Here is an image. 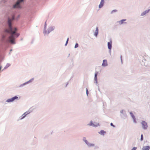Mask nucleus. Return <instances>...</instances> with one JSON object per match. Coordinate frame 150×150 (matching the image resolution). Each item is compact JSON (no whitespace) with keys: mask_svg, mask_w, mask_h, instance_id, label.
<instances>
[{"mask_svg":"<svg viewBox=\"0 0 150 150\" xmlns=\"http://www.w3.org/2000/svg\"><path fill=\"white\" fill-rule=\"evenodd\" d=\"M15 18V16H13L11 18H8V19L7 28L2 35V40L4 42H8L11 44H14L16 43L15 37H17L19 36V34L16 33V28H13L12 26V22Z\"/></svg>","mask_w":150,"mask_h":150,"instance_id":"nucleus-1","label":"nucleus"},{"mask_svg":"<svg viewBox=\"0 0 150 150\" xmlns=\"http://www.w3.org/2000/svg\"><path fill=\"white\" fill-rule=\"evenodd\" d=\"M24 1V0H17L16 2L13 5V8H21L22 7L21 4L23 3Z\"/></svg>","mask_w":150,"mask_h":150,"instance_id":"nucleus-2","label":"nucleus"},{"mask_svg":"<svg viewBox=\"0 0 150 150\" xmlns=\"http://www.w3.org/2000/svg\"><path fill=\"white\" fill-rule=\"evenodd\" d=\"M141 125L142 129L144 130H146L148 126L147 123L145 121L142 120L141 122Z\"/></svg>","mask_w":150,"mask_h":150,"instance_id":"nucleus-3","label":"nucleus"},{"mask_svg":"<svg viewBox=\"0 0 150 150\" xmlns=\"http://www.w3.org/2000/svg\"><path fill=\"white\" fill-rule=\"evenodd\" d=\"M120 112L121 113L120 116L121 117L124 119H125L127 117V115L125 111L124 110H121L120 111Z\"/></svg>","mask_w":150,"mask_h":150,"instance_id":"nucleus-4","label":"nucleus"},{"mask_svg":"<svg viewBox=\"0 0 150 150\" xmlns=\"http://www.w3.org/2000/svg\"><path fill=\"white\" fill-rule=\"evenodd\" d=\"M34 80V78H32L31 79H30L29 80L27 81V82H25V83L20 85L19 86V87H22L23 86L27 85V84L31 83Z\"/></svg>","mask_w":150,"mask_h":150,"instance_id":"nucleus-5","label":"nucleus"},{"mask_svg":"<svg viewBox=\"0 0 150 150\" xmlns=\"http://www.w3.org/2000/svg\"><path fill=\"white\" fill-rule=\"evenodd\" d=\"M55 28L54 26H51L49 27L47 29V33H44L45 35H48L50 32L53 30Z\"/></svg>","mask_w":150,"mask_h":150,"instance_id":"nucleus-6","label":"nucleus"},{"mask_svg":"<svg viewBox=\"0 0 150 150\" xmlns=\"http://www.w3.org/2000/svg\"><path fill=\"white\" fill-rule=\"evenodd\" d=\"M126 21V19H122L120 21H118L117 22L119 25H121L123 24H126L127 23L125 21Z\"/></svg>","mask_w":150,"mask_h":150,"instance_id":"nucleus-7","label":"nucleus"},{"mask_svg":"<svg viewBox=\"0 0 150 150\" xmlns=\"http://www.w3.org/2000/svg\"><path fill=\"white\" fill-rule=\"evenodd\" d=\"M108 49L109 50V53L110 54L111 53V50L112 47V41L110 40V42L108 43Z\"/></svg>","mask_w":150,"mask_h":150,"instance_id":"nucleus-8","label":"nucleus"},{"mask_svg":"<svg viewBox=\"0 0 150 150\" xmlns=\"http://www.w3.org/2000/svg\"><path fill=\"white\" fill-rule=\"evenodd\" d=\"M130 116L133 119V122L135 124L137 123V121L135 116L133 114L132 112H130L129 113Z\"/></svg>","mask_w":150,"mask_h":150,"instance_id":"nucleus-9","label":"nucleus"},{"mask_svg":"<svg viewBox=\"0 0 150 150\" xmlns=\"http://www.w3.org/2000/svg\"><path fill=\"white\" fill-rule=\"evenodd\" d=\"M99 29L98 28L97 26L96 28V30L95 32H94V35L96 37H97L98 34Z\"/></svg>","mask_w":150,"mask_h":150,"instance_id":"nucleus-10","label":"nucleus"},{"mask_svg":"<svg viewBox=\"0 0 150 150\" xmlns=\"http://www.w3.org/2000/svg\"><path fill=\"white\" fill-rule=\"evenodd\" d=\"M150 11V9H148L145 10L143 12H142L141 14V16H145L146 14L148 13Z\"/></svg>","mask_w":150,"mask_h":150,"instance_id":"nucleus-11","label":"nucleus"},{"mask_svg":"<svg viewBox=\"0 0 150 150\" xmlns=\"http://www.w3.org/2000/svg\"><path fill=\"white\" fill-rule=\"evenodd\" d=\"M86 144L88 147H92L95 146V145L94 144L89 142L88 141Z\"/></svg>","mask_w":150,"mask_h":150,"instance_id":"nucleus-12","label":"nucleus"},{"mask_svg":"<svg viewBox=\"0 0 150 150\" xmlns=\"http://www.w3.org/2000/svg\"><path fill=\"white\" fill-rule=\"evenodd\" d=\"M108 65L107 61L106 59L103 60V62L102 64V66L103 67H107Z\"/></svg>","mask_w":150,"mask_h":150,"instance_id":"nucleus-13","label":"nucleus"},{"mask_svg":"<svg viewBox=\"0 0 150 150\" xmlns=\"http://www.w3.org/2000/svg\"><path fill=\"white\" fill-rule=\"evenodd\" d=\"M105 1L104 0H101L100 4L99 5V8H102L104 5Z\"/></svg>","mask_w":150,"mask_h":150,"instance_id":"nucleus-14","label":"nucleus"},{"mask_svg":"<svg viewBox=\"0 0 150 150\" xmlns=\"http://www.w3.org/2000/svg\"><path fill=\"white\" fill-rule=\"evenodd\" d=\"M150 147L149 146H144L142 148V150H149Z\"/></svg>","mask_w":150,"mask_h":150,"instance_id":"nucleus-15","label":"nucleus"},{"mask_svg":"<svg viewBox=\"0 0 150 150\" xmlns=\"http://www.w3.org/2000/svg\"><path fill=\"white\" fill-rule=\"evenodd\" d=\"M106 133V132L103 130H101L100 132H98V133L101 135H104Z\"/></svg>","mask_w":150,"mask_h":150,"instance_id":"nucleus-16","label":"nucleus"},{"mask_svg":"<svg viewBox=\"0 0 150 150\" xmlns=\"http://www.w3.org/2000/svg\"><path fill=\"white\" fill-rule=\"evenodd\" d=\"M26 116L23 114L21 117H19V120H21L24 119Z\"/></svg>","mask_w":150,"mask_h":150,"instance_id":"nucleus-17","label":"nucleus"},{"mask_svg":"<svg viewBox=\"0 0 150 150\" xmlns=\"http://www.w3.org/2000/svg\"><path fill=\"white\" fill-rule=\"evenodd\" d=\"M99 126V123H98L97 122H94L93 123V127H96Z\"/></svg>","mask_w":150,"mask_h":150,"instance_id":"nucleus-18","label":"nucleus"},{"mask_svg":"<svg viewBox=\"0 0 150 150\" xmlns=\"http://www.w3.org/2000/svg\"><path fill=\"white\" fill-rule=\"evenodd\" d=\"M46 22H45V26L44 27V31H43L44 33H47V30H46Z\"/></svg>","mask_w":150,"mask_h":150,"instance_id":"nucleus-19","label":"nucleus"},{"mask_svg":"<svg viewBox=\"0 0 150 150\" xmlns=\"http://www.w3.org/2000/svg\"><path fill=\"white\" fill-rule=\"evenodd\" d=\"M10 65V64H9L8 63L6 64V66L4 67V69L2 70V71H3L4 69H5L9 67Z\"/></svg>","mask_w":150,"mask_h":150,"instance_id":"nucleus-20","label":"nucleus"},{"mask_svg":"<svg viewBox=\"0 0 150 150\" xmlns=\"http://www.w3.org/2000/svg\"><path fill=\"white\" fill-rule=\"evenodd\" d=\"M18 97L16 96H15L12 98V100L13 102L15 100H18Z\"/></svg>","mask_w":150,"mask_h":150,"instance_id":"nucleus-21","label":"nucleus"},{"mask_svg":"<svg viewBox=\"0 0 150 150\" xmlns=\"http://www.w3.org/2000/svg\"><path fill=\"white\" fill-rule=\"evenodd\" d=\"M83 141L86 144L88 141L86 139V137H83Z\"/></svg>","mask_w":150,"mask_h":150,"instance_id":"nucleus-22","label":"nucleus"},{"mask_svg":"<svg viewBox=\"0 0 150 150\" xmlns=\"http://www.w3.org/2000/svg\"><path fill=\"white\" fill-rule=\"evenodd\" d=\"M6 102H8V103H9V102H12L13 101V100H12V98H9V99H8L6 101Z\"/></svg>","mask_w":150,"mask_h":150,"instance_id":"nucleus-23","label":"nucleus"},{"mask_svg":"<svg viewBox=\"0 0 150 150\" xmlns=\"http://www.w3.org/2000/svg\"><path fill=\"white\" fill-rule=\"evenodd\" d=\"M93 123L92 121H91L90 123L88 124V125L93 126Z\"/></svg>","mask_w":150,"mask_h":150,"instance_id":"nucleus-24","label":"nucleus"},{"mask_svg":"<svg viewBox=\"0 0 150 150\" xmlns=\"http://www.w3.org/2000/svg\"><path fill=\"white\" fill-rule=\"evenodd\" d=\"M117 10L116 9L113 10L111 11L110 13L111 14H112L116 12H117Z\"/></svg>","mask_w":150,"mask_h":150,"instance_id":"nucleus-25","label":"nucleus"},{"mask_svg":"<svg viewBox=\"0 0 150 150\" xmlns=\"http://www.w3.org/2000/svg\"><path fill=\"white\" fill-rule=\"evenodd\" d=\"M98 73L97 72H96L95 74L94 79H97V75Z\"/></svg>","mask_w":150,"mask_h":150,"instance_id":"nucleus-26","label":"nucleus"},{"mask_svg":"<svg viewBox=\"0 0 150 150\" xmlns=\"http://www.w3.org/2000/svg\"><path fill=\"white\" fill-rule=\"evenodd\" d=\"M30 111H28L24 112L23 114H24V115L26 116L28 115L30 113Z\"/></svg>","mask_w":150,"mask_h":150,"instance_id":"nucleus-27","label":"nucleus"},{"mask_svg":"<svg viewBox=\"0 0 150 150\" xmlns=\"http://www.w3.org/2000/svg\"><path fill=\"white\" fill-rule=\"evenodd\" d=\"M79 47V44L78 43H76L74 46V48H76Z\"/></svg>","mask_w":150,"mask_h":150,"instance_id":"nucleus-28","label":"nucleus"},{"mask_svg":"<svg viewBox=\"0 0 150 150\" xmlns=\"http://www.w3.org/2000/svg\"><path fill=\"white\" fill-rule=\"evenodd\" d=\"M140 140L141 141H142L143 140V136L142 134L141 135Z\"/></svg>","mask_w":150,"mask_h":150,"instance_id":"nucleus-29","label":"nucleus"},{"mask_svg":"<svg viewBox=\"0 0 150 150\" xmlns=\"http://www.w3.org/2000/svg\"><path fill=\"white\" fill-rule=\"evenodd\" d=\"M6 1L7 0H2L1 3L4 4L6 2Z\"/></svg>","mask_w":150,"mask_h":150,"instance_id":"nucleus-30","label":"nucleus"},{"mask_svg":"<svg viewBox=\"0 0 150 150\" xmlns=\"http://www.w3.org/2000/svg\"><path fill=\"white\" fill-rule=\"evenodd\" d=\"M94 80L95 81V82H94V83H95L96 84H97L98 83L97 79H94Z\"/></svg>","mask_w":150,"mask_h":150,"instance_id":"nucleus-31","label":"nucleus"},{"mask_svg":"<svg viewBox=\"0 0 150 150\" xmlns=\"http://www.w3.org/2000/svg\"><path fill=\"white\" fill-rule=\"evenodd\" d=\"M86 94L88 96V91L87 88L86 89Z\"/></svg>","mask_w":150,"mask_h":150,"instance_id":"nucleus-32","label":"nucleus"},{"mask_svg":"<svg viewBox=\"0 0 150 150\" xmlns=\"http://www.w3.org/2000/svg\"><path fill=\"white\" fill-rule=\"evenodd\" d=\"M137 149V148L136 147H134L132 148V149L131 150H136Z\"/></svg>","mask_w":150,"mask_h":150,"instance_id":"nucleus-33","label":"nucleus"},{"mask_svg":"<svg viewBox=\"0 0 150 150\" xmlns=\"http://www.w3.org/2000/svg\"><path fill=\"white\" fill-rule=\"evenodd\" d=\"M110 125L113 127H115V126L112 123H111L110 124Z\"/></svg>","mask_w":150,"mask_h":150,"instance_id":"nucleus-34","label":"nucleus"},{"mask_svg":"<svg viewBox=\"0 0 150 150\" xmlns=\"http://www.w3.org/2000/svg\"><path fill=\"white\" fill-rule=\"evenodd\" d=\"M68 42H67V41H66V43H65V46H67V44H68Z\"/></svg>","mask_w":150,"mask_h":150,"instance_id":"nucleus-35","label":"nucleus"},{"mask_svg":"<svg viewBox=\"0 0 150 150\" xmlns=\"http://www.w3.org/2000/svg\"><path fill=\"white\" fill-rule=\"evenodd\" d=\"M120 58H121V62H122V56H120Z\"/></svg>","mask_w":150,"mask_h":150,"instance_id":"nucleus-36","label":"nucleus"},{"mask_svg":"<svg viewBox=\"0 0 150 150\" xmlns=\"http://www.w3.org/2000/svg\"><path fill=\"white\" fill-rule=\"evenodd\" d=\"M98 91H100V90L99 89V86H98Z\"/></svg>","mask_w":150,"mask_h":150,"instance_id":"nucleus-37","label":"nucleus"},{"mask_svg":"<svg viewBox=\"0 0 150 150\" xmlns=\"http://www.w3.org/2000/svg\"><path fill=\"white\" fill-rule=\"evenodd\" d=\"M68 41H69V38H67V41H67V42H68Z\"/></svg>","mask_w":150,"mask_h":150,"instance_id":"nucleus-38","label":"nucleus"},{"mask_svg":"<svg viewBox=\"0 0 150 150\" xmlns=\"http://www.w3.org/2000/svg\"><path fill=\"white\" fill-rule=\"evenodd\" d=\"M12 51V49H11V50H10V51Z\"/></svg>","mask_w":150,"mask_h":150,"instance_id":"nucleus-39","label":"nucleus"},{"mask_svg":"<svg viewBox=\"0 0 150 150\" xmlns=\"http://www.w3.org/2000/svg\"><path fill=\"white\" fill-rule=\"evenodd\" d=\"M19 16H20V15H18V18H19Z\"/></svg>","mask_w":150,"mask_h":150,"instance_id":"nucleus-40","label":"nucleus"},{"mask_svg":"<svg viewBox=\"0 0 150 150\" xmlns=\"http://www.w3.org/2000/svg\"><path fill=\"white\" fill-rule=\"evenodd\" d=\"M23 40V39H21V40Z\"/></svg>","mask_w":150,"mask_h":150,"instance_id":"nucleus-41","label":"nucleus"}]
</instances>
